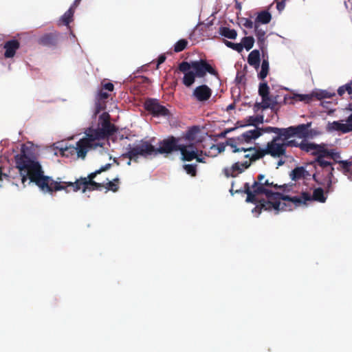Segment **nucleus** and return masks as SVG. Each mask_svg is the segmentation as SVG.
I'll list each match as a JSON object with an SVG mask.
<instances>
[{
    "mask_svg": "<svg viewBox=\"0 0 352 352\" xmlns=\"http://www.w3.org/2000/svg\"><path fill=\"white\" fill-rule=\"evenodd\" d=\"M269 61L267 59H263L261 66V71L258 74V77L261 80H264L269 73Z\"/></svg>",
    "mask_w": 352,
    "mask_h": 352,
    "instance_id": "33",
    "label": "nucleus"
},
{
    "mask_svg": "<svg viewBox=\"0 0 352 352\" xmlns=\"http://www.w3.org/2000/svg\"><path fill=\"white\" fill-rule=\"evenodd\" d=\"M337 169L342 172L347 178L352 181V162L349 160L340 162V167Z\"/></svg>",
    "mask_w": 352,
    "mask_h": 352,
    "instance_id": "26",
    "label": "nucleus"
},
{
    "mask_svg": "<svg viewBox=\"0 0 352 352\" xmlns=\"http://www.w3.org/2000/svg\"><path fill=\"white\" fill-rule=\"evenodd\" d=\"M192 69L198 78H204L207 73L214 76H218L217 71L204 59L192 61Z\"/></svg>",
    "mask_w": 352,
    "mask_h": 352,
    "instance_id": "12",
    "label": "nucleus"
},
{
    "mask_svg": "<svg viewBox=\"0 0 352 352\" xmlns=\"http://www.w3.org/2000/svg\"><path fill=\"white\" fill-rule=\"evenodd\" d=\"M281 200L282 199L272 200L271 199L266 200L262 199L259 200L258 203L255 204L256 206L252 210V212H257L259 214L262 210H271L274 209L276 211V213L280 210H286L287 206L285 203H281Z\"/></svg>",
    "mask_w": 352,
    "mask_h": 352,
    "instance_id": "8",
    "label": "nucleus"
},
{
    "mask_svg": "<svg viewBox=\"0 0 352 352\" xmlns=\"http://www.w3.org/2000/svg\"><path fill=\"white\" fill-rule=\"evenodd\" d=\"M119 179L115 178L113 181H110L106 184L104 186L107 189V190H111L113 192H117L119 189Z\"/></svg>",
    "mask_w": 352,
    "mask_h": 352,
    "instance_id": "39",
    "label": "nucleus"
},
{
    "mask_svg": "<svg viewBox=\"0 0 352 352\" xmlns=\"http://www.w3.org/2000/svg\"><path fill=\"white\" fill-rule=\"evenodd\" d=\"M346 122L348 124L349 128L351 129L352 131V113L347 118Z\"/></svg>",
    "mask_w": 352,
    "mask_h": 352,
    "instance_id": "58",
    "label": "nucleus"
},
{
    "mask_svg": "<svg viewBox=\"0 0 352 352\" xmlns=\"http://www.w3.org/2000/svg\"><path fill=\"white\" fill-rule=\"evenodd\" d=\"M74 14V10H73V8H69V10L67 12H65L61 17V21L63 23L68 26L73 20Z\"/></svg>",
    "mask_w": 352,
    "mask_h": 352,
    "instance_id": "36",
    "label": "nucleus"
},
{
    "mask_svg": "<svg viewBox=\"0 0 352 352\" xmlns=\"http://www.w3.org/2000/svg\"><path fill=\"white\" fill-rule=\"evenodd\" d=\"M327 197L322 188H317L314 190L313 195H311L308 192H302L299 196L291 197L289 195L284 198V201H288L293 203L296 206L306 205L307 201H316L320 203H324Z\"/></svg>",
    "mask_w": 352,
    "mask_h": 352,
    "instance_id": "6",
    "label": "nucleus"
},
{
    "mask_svg": "<svg viewBox=\"0 0 352 352\" xmlns=\"http://www.w3.org/2000/svg\"><path fill=\"white\" fill-rule=\"evenodd\" d=\"M252 153H246L243 155V157L248 159V160L243 161L242 162H235L231 167H226L223 168V172L226 177H235L239 173H242L245 169L248 168L252 163L255 161H252Z\"/></svg>",
    "mask_w": 352,
    "mask_h": 352,
    "instance_id": "9",
    "label": "nucleus"
},
{
    "mask_svg": "<svg viewBox=\"0 0 352 352\" xmlns=\"http://www.w3.org/2000/svg\"><path fill=\"white\" fill-rule=\"evenodd\" d=\"M212 94V89L206 85H199L193 90L192 96L199 102L208 100Z\"/></svg>",
    "mask_w": 352,
    "mask_h": 352,
    "instance_id": "16",
    "label": "nucleus"
},
{
    "mask_svg": "<svg viewBox=\"0 0 352 352\" xmlns=\"http://www.w3.org/2000/svg\"><path fill=\"white\" fill-rule=\"evenodd\" d=\"M272 20V14L267 10H263L257 13L254 24H267Z\"/></svg>",
    "mask_w": 352,
    "mask_h": 352,
    "instance_id": "27",
    "label": "nucleus"
},
{
    "mask_svg": "<svg viewBox=\"0 0 352 352\" xmlns=\"http://www.w3.org/2000/svg\"><path fill=\"white\" fill-rule=\"evenodd\" d=\"M306 173L307 171L304 167H296L291 172L290 177L292 180L296 181L304 178Z\"/></svg>",
    "mask_w": 352,
    "mask_h": 352,
    "instance_id": "32",
    "label": "nucleus"
},
{
    "mask_svg": "<svg viewBox=\"0 0 352 352\" xmlns=\"http://www.w3.org/2000/svg\"><path fill=\"white\" fill-rule=\"evenodd\" d=\"M80 1H80V0H75L70 8H73V10H74L76 9V8L79 5Z\"/></svg>",
    "mask_w": 352,
    "mask_h": 352,
    "instance_id": "59",
    "label": "nucleus"
},
{
    "mask_svg": "<svg viewBox=\"0 0 352 352\" xmlns=\"http://www.w3.org/2000/svg\"><path fill=\"white\" fill-rule=\"evenodd\" d=\"M263 116H249L247 118L245 124H240V126L252 125L256 126L258 124H262L263 122Z\"/></svg>",
    "mask_w": 352,
    "mask_h": 352,
    "instance_id": "31",
    "label": "nucleus"
},
{
    "mask_svg": "<svg viewBox=\"0 0 352 352\" xmlns=\"http://www.w3.org/2000/svg\"><path fill=\"white\" fill-rule=\"evenodd\" d=\"M297 97L298 98L299 100L300 101H307L309 102L311 100V96L307 95V94H298L297 95Z\"/></svg>",
    "mask_w": 352,
    "mask_h": 352,
    "instance_id": "52",
    "label": "nucleus"
},
{
    "mask_svg": "<svg viewBox=\"0 0 352 352\" xmlns=\"http://www.w3.org/2000/svg\"><path fill=\"white\" fill-rule=\"evenodd\" d=\"M263 186L266 188L267 187H273L275 189H281L283 188V186H278V184H275L273 182H270L269 179H265L263 183Z\"/></svg>",
    "mask_w": 352,
    "mask_h": 352,
    "instance_id": "51",
    "label": "nucleus"
},
{
    "mask_svg": "<svg viewBox=\"0 0 352 352\" xmlns=\"http://www.w3.org/2000/svg\"><path fill=\"white\" fill-rule=\"evenodd\" d=\"M196 77L197 76L193 72L185 73L182 80L183 84L188 87H190L195 82Z\"/></svg>",
    "mask_w": 352,
    "mask_h": 352,
    "instance_id": "34",
    "label": "nucleus"
},
{
    "mask_svg": "<svg viewBox=\"0 0 352 352\" xmlns=\"http://www.w3.org/2000/svg\"><path fill=\"white\" fill-rule=\"evenodd\" d=\"M111 166V164H107L104 166H101L99 170L101 173L108 170Z\"/></svg>",
    "mask_w": 352,
    "mask_h": 352,
    "instance_id": "57",
    "label": "nucleus"
},
{
    "mask_svg": "<svg viewBox=\"0 0 352 352\" xmlns=\"http://www.w3.org/2000/svg\"><path fill=\"white\" fill-rule=\"evenodd\" d=\"M254 32L257 38V43L260 48L263 50V45H265V34H266V30H263V28H260V25L254 24Z\"/></svg>",
    "mask_w": 352,
    "mask_h": 352,
    "instance_id": "25",
    "label": "nucleus"
},
{
    "mask_svg": "<svg viewBox=\"0 0 352 352\" xmlns=\"http://www.w3.org/2000/svg\"><path fill=\"white\" fill-rule=\"evenodd\" d=\"M284 164V162L280 160L278 162V166H282Z\"/></svg>",
    "mask_w": 352,
    "mask_h": 352,
    "instance_id": "63",
    "label": "nucleus"
},
{
    "mask_svg": "<svg viewBox=\"0 0 352 352\" xmlns=\"http://www.w3.org/2000/svg\"><path fill=\"white\" fill-rule=\"evenodd\" d=\"M179 151L181 153L182 161L190 162L197 157V149L193 144H181Z\"/></svg>",
    "mask_w": 352,
    "mask_h": 352,
    "instance_id": "19",
    "label": "nucleus"
},
{
    "mask_svg": "<svg viewBox=\"0 0 352 352\" xmlns=\"http://www.w3.org/2000/svg\"><path fill=\"white\" fill-rule=\"evenodd\" d=\"M284 139L283 136H275L270 142H268L265 148L257 146L255 153H252V161H257L262 159L266 155H269L273 158H279L284 156L286 153L283 142L279 143L278 141Z\"/></svg>",
    "mask_w": 352,
    "mask_h": 352,
    "instance_id": "3",
    "label": "nucleus"
},
{
    "mask_svg": "<svg viewBox=\"0 0 352 352\" xmlns=\"http://www.w3.org/2000/svg\"><path fill=\"white\" fill-rule=\"evenodd\" d=\"M59 41V34L57 32L46 33L38 39V43L43 46L56 47Z\"/></svg>",
    "mask_w": 352,
    "mask_h": 352,
    "instance_id": "17",
    "label": "nucleus"
},
{
    "mask_svg": "<svg viewBox=\"0 0 352 352\" xmlns=\"http://www.w3.org/2000/svg\"><path fill=\"white\" fill-rule=\"evenodd\" d=\"M144 107L153 117H166L170 115L169 110L155 98H147L144 102Z\"/></svg>",
    "mask_w": 352,
    "mask_h": 352,
    "instance_id": "11",
    "label": "nucleus"
},
{
    "mask_svg": "<svg viewBox=\"0 0 352 352\" xmlns=\"http://www.w3.org/2000/svg\"><path fill=\"white\" fill-rule=\"evenodd\" d=\"M20 47V43L16 39H12L6 41L3 45L5 49L4 56L6 58L14 56L16 52Z\"/></svg>",
    "mask_w": 352,
    "mask_h": 352,
    "instance_id": "20",
    "label": "nucleus"
},
{
    "mask_svg": "<svg viewBox=\"0 0 352 352\" xmlns=\"http://www.w3.org/2000/svg\"><path fill=\"white\" fill-rule=\"evenodd\" d=\"M180 146L179 138L170 135L160 141L157 148L153 146L154 151L151 152V155L157 154L168 155L173 152L179 151Z\"/></svg>",
    "mask_w": 352,
    "mask_h": 352,
    "instance_id": "7",
    "label": "nucleus"
},
{
    "mask_svg": "<svg viewBox=\"0 0 352 352\" xmlns=\"http://www.w3.org/2000/svg\"><path fill=\"white\" fill-rule=\"evenodd\" d=\"M184 169L187 174L192 177H195L197 175V165L196 164H184L183 166Z\"/></svg>",
    "mask_w": 352,
    "mask_h": 352,
    "instance_id": "42",
    "label": "nucleus"
},
{
    "mask_svg": "<svg viewBox=\"0 0 352 352\" xmlns=\"http://www.w3.org/2000/svg\"><path fill=\"white\" fill-rule=\"evenodd\" d=\"M199 132V128L197 126H194L190 128L186 133V138L187 140L192 141L195 139V135Z\"/></svg>",
    "mask_w": 352,
    "mask_h": 352,
    "instance_id": "44",
    "label": "nucleus"
},
{
    "mask_svg": "<svg viewBox=\"0 0 352 352\" xmlns=\"http://www.w3.org/2000/svg\"><path fill=\"white\" fill-rule=\"evenodd\" d=\"M336 94L335 93H330L327 91H321L318 93H316V98L318 99V100H322V99H324V98H332L333 96H334Z\"/></svg>",
    "mask_w": 352,
    "mask_h": 352,
    "instance_id": "47",
    "label": "nucleus"
},
{
    "mask_svg": "<svg viewBox=\"0 0 352 352\" xmlns=\"http://www.w3.org/2000/svg\"><path fill=\"white\" fill-rule=\"evenodd\" d=\"M329 129L332 131H341L343 133H346L351 131V129L349 128L348 124L340 123L338 121H334L329 124Z\"/></svg>",
    "mask_w": 352,
    "mask_h": 352,
    "instance_id": "29",
    "label": "nucleus"
},
{
    "mask_svg": "<svg viewBox=\"0 0 352 352\" xmlns=\"http://www.w3.org/2000/svg\"><path fill=\"white\" fill-rule=\"evenodd\" d=\"M345 92L352 95V80L344 85L340 87L338 89V94L342 96Z\"/></svg>",
    "mask_w": 352,
    "mask_h": 352,
    "instance_id": "38",
    "label": "nucleus"
},
{
    "mask_svg": "<svg viewBox=\"0 0 352 352\" xmlns=\"http://www.w3.org/2000/svg\"><path fill=\"white\" fill-rule=\"evenodd\" d=\"M14 159L22 184L25 185V182L29 179L30 183L35 184L44 193L52 194L63 190L68 192V187H72L74 192L82 189V192H85L87 190L89 191L101 190L104 186L103 184L98 183L94 180H85L80 183L55 181L52 177L44 175L40 163L28 156L23 148L19 154L15 155Z\"/></svg>",
    "mask_w": 352,
    "mask_h": 352,
    "instance_id": "1",
    "label": "nucleus"
},
{
    "mask_svg": "<svg viewBox=\"0 0 352 352\" xmlns=\"http://www.w3.org/2000/svg\"><path fill=\"white\" fill-rule=\"evenodd\" d=\"M248 62L250 65L254 67L256 70L258 69L260 66V52L258 50H254L252 51L248 57Z\"/></svg>",
    "mask_w": 352,
    "mask_h": 352,
    "instance_id": "28",
    "label": "nucleus"
},
{
    "mask_svg": "<svg viewBox=\"0 0 352 352\" xmlns=\"http://www.w3.org/2000/svg\"><path fill=\"white\" fill-rule=\"evenodd\" d=\"M254 43V38L252 36H245L242 38L241 45L243 49L245 48L247 51L251 50Z\"/></svg>",
    "mask_w": 352,
    "mask_h": 352,
    "instance_id": "37",
    "label": "nucleus"
},
{
    "mask_svg": "<svg viewBox=\"0 0 352 352\" xmlns=\"http://www.w3.org/2000/svg\"><path fill=\"white\" fill-rule=\"evenodd\" d=\"M224 43L227 47H228L238 52H241L243 51V45H241V43H232L227 40H224Z\"/></svg>",
    "mask_w": 352,
    "mask_h": 352,
    "instance_id": "45",
    "label": "nucleus"
},
{
    "mask_svg": "<svg viewBox=\"0 0 352 352\" xmlns=\"http://www.w3.org/2000/svg\"><path fill=\"white\" fill-rule=\"evenodd\" d=\"M243 192L247 195L245 201L247 202L256 204L259 201L256 197L258 195H264V193H257L254 192V188H252V186L249 183H245L243 186Z\"/></svg>",
    "mask_w": 352,
    "mask_h": 352,
    "instance_id": "23",
    "label": "nucleus"
},
{
    "mask_svg": "<svg viewBox=\"0 0 352 352\" xmlns=\"http://www.w3.org/2000/svg\"><path fill=\"white\" fill-rule=\"evenodd\" d=\"M85 133L86 136L79 140L80 153L82 155H87L91 148L102 146L99 141L104 139L102 135L103 133L99 130V127L97 129L87 128Z\"/></svg>",
    "mask_w": 352,
    "mask_h": 352,
    "instance_id": "5",
    "label": "nucleus"
},
{
    "mask_svg": "<svg viewBox=\"0 0 352 352\" xmlns=\"http://www.w3.org/2000/svg\"><path fill=\"white\" fill-rule=\"evenodd\" d=\"M271 102H272V100L268 95L267 97V100H265V102H270L271 104V106H273V107H274L276 103L275 102L272 103Z\"/></svg>",
    "mask_w": 352,
    "mask_h": 352,
    "instance_id": "60",
    "label": "nucleus"
},
{
    "mask_svg": "<svg viewBox=\"0 0 352 352\" xmlns=\"http://www.w3.org/2000/svg\"><path fill=\"white\" fill-rule=\"evenodd\" d=\"M109 94L104 91V89H101L97 96V99L98 100L104 101L109 98Z\"/></svg>",
    "mask_w": 352,
    "mask_h": 352,
    "instance_id": "50",
    "label": "nucleus"
},
{
    "mask_svg": "<svg viewBox=\"0 0 352 352\" xmlns=\"http://www.w3.org/2000/svg\"><path fill=\"white\" fill-rule=\"evenodd\" d=\"M241 135L244 141L246 142V143L250 144L252 140H255L258 138L261 135V133L256 128L244 132Z\"/></svg>",
    "mask_w": 352,
    "mask_h": 352,
    "instance_id": "24",
    "label": "nucleus"
},
{
    "mask_svg": "<svg viewBox=\"0 0 352 352\" xmlns=\"http://www.w3.org/2000/svg\"><path fill=\"white\" fill-rule=\"evenodd\" d=\"M233 107H234V105L233 104H230V105H229L228 109H232Z\"/></svg>",
    "mask_w": 352,
    "mask_h": 352,
    "instance_id": "64",
    "label": "nucleus"
},
{
    "mask_svg": "<svg viewBox=\"0 0 352 352\" xmlns=\"http://www.w3.org/2000/svg\"><path fill=\"white\" fill-rule=\"evenodd\" d=\"M219 33L222 36L230 39H235L237 36V32L234 29H230L227 27H221L219 30Z\"/></svg>",
    "mask_w": 352,
    "mask_h": 352,
    "instance_id": "30",
    "label": "nucleus"
},
{
    "mask_svg": "<svg viewBox=\"0 0 352 352\" xmlns=\"http://www.w3.org/2000/svg\"><path fill=\"white\" fill-rule=\"evenodd\" d=\"M126 149L127 151L123 153L122 157L129 159L126 163L129 166L131 164V162L138 163L140 156L145 158L148 157L151 155V152L154 151L153 145L149 141L144 140H141L133 146L131 144H129Z\"/></svg>",
    "mask_w": 352,
    "mask_h": 352,
    "instance_id": "4",
    "label": "nucleus"
},
{
    "mask_svg": "<svg viewBox=\"0 0 352 352\" xmlns=\"http://www.w3.org/2000/svg\"><path fill=\"white\" fill-rule=\"evenodd\" d=\"M236 129V127H234V128H230V129H226V130H224L223 131H222L221 133L219 134V138H226V135L231 132V131H233Z\"/></svg>",
    "mask_w": 352,
    "mask_h": 352,
    "instance_id": "54",
    "label": "nucleus"
},
{
    "mask_svg": "<svg viewBox=\"0 0 352 352\" xmlns=\"http://www.w3.org/2000/svg\"><path fill=\"white\" fill-rule=\"evenodd\" d=\"M292 138H288L287 139H282V142L284 144V148L285 150L287 147H296L300 148L301 151L309 153L312 151L313 148H315V144L308 142L306 138H302V140L300 142H298L296 140H291Z\"/></svg>",
    "mask_w": 352,
    "mask_h": 352,
    "instance_id": "15",
    "label": "nucleus"
},
{
    "mask_svg": "<svg viewBox=\"0 0 352 352\" xmlns=\"http://www.w3.org/2000/svg\"><path fill=\"white\" fill-rule=\"evenodd\" d=\"M188 41L186 39L179 40L174 45V51L175 52H180L186 49L188 45Z\"/></svg>",
    "mask_w": 352,
    "mask_h": 352,
    "instance_id": "40",
    "label": "nucleus"
},
{
    "mask_svg": "<svg viewBox=\"0 0 352 352\" xmlns=\"http://www.w3.org/2000/svg\"><path fill=\"white\" fill-rule=\"evenodd\" d=\"M311 126V122L307 124H300L297 126H291L287 128H278L274 126L256 127L261 133H274L276 136H283L284 139L288 138H309L311 134L309 130Z\"/></svg>",
    "mask_w": 352,
    "mask_h": 352,
    "instance_id": "2",
    "label": "nucleus"
},
{
    "mask_svg": "<svg viewBox=\"0 0 352 352\" xmlns=\"http://www.w3.org/2000/svg\"><path fill=\"white\" fill-rule=\"evenodd\" d=\"M333 173H328L327 175V186L325 187V193H330L333 191V188L332 186V182H333Z\"/></svg>",
    "mask_w": 352,
    "mask_h": 352,
    "instance_id": "41",
    "label": "nucleus"
},
{
    "mask_svg": "<svg viewBox=\"0 0 352 352\" xmlns=\"http://www.w3.org/2000/svg\"><path fill=\"white\" fill-rule=\"evenodd\" d=\"M211 148H217L218 150L219 153L225 151V145L223 144H219L217 145H213Z\"/></svg>",
    "mask_w": 352,
    "mask_h": 352,
    "instance_id": "55",
    "label": "nucleus"
},
{
    "mask_svg": "<svg viewBox=\"0 0 352 352\" xmlns=\"http://www.w3.org/2000/svg\"><path fill=\"white\" fill-rule=\"evenodd\" d=\"M258 94L261 96L263 101L267 100V96L270 95V87L266 82L259 84Z\"/></svg>",
    "mask_w": 352,
    "mask_h": 352,
    "instance_id": "35",
    "label": "nucleus"
},
{
    "mask_svg": "<svg viewBox=\"0 0 352 352\" xmlns=\"http://www.w3.org/2000/svg\"><path fill=\"white\" fill-rule=\"evenodd\" d=\"M248 144L246 142L244 141L243 138H242V135H240L236 138H228L226 140V145L230 146L232 149V153H255V150L256 147H243V145Z\"/></svg>",
    "mask_w": 352,
    "mask_h": 352,
    "instance_id": "13",
    "label": "nucleus"
},
{
    "mask_svg": "<svg viewBox=\"0 0 352 352\" xmlns=\"http://www.w3.org/2000/svg\"><path fill=\"white\" fill-rule=\"evenodd\" d=\"M166 60V56L164 54H162L160 55L158 58H157V67H158V66L161 64H162Z\"/></svg>",
    "mask_w": 352,
    "mask_h": 352,
    "instance_id": "56",
    "label": "nucleus"
},
{
    "mask_svg": "<svg viewBox=\"0 0 352 352\" xmlns=\"http://www.w3.org/2000/svg\"><path fill=\"white\" fill-rule=\"evenodd\" d=\"M100 119H102L101 127L99 130L103 133L102 135L105 139L109 135H113L116 129L115 126L111 124L109 121V115L107 113H103L100 116Z\"/></svg>",
    "mask_w": 352,
    "mask_h": 352,
    "instance_id": "18",
    "label": "nucleus"
},
{
    "mask_svg": "<svg viewBox=\"0 0 352 352\" xmlns=\"http://www.w3.org/2000/svg\"><path fill=\"white\" fill-rule=\"evenodd\" d=\"M100 174V172L98 170H95L94 172L93 173H91L90 174L88 175V176L87 177H81L79 179H76L74 182H85V181H91V180H94V179L98 175Z\"/></svg>",
    "mask_w": 352,
    "mask_h": 352,
    "instance_id": "46",
    "label": "nucleus"
},
{
    "mask_svg": "<svg viewBox=\"0 0 352 352\" xmlns=\"http://www.w3.org/2000/svg\"><path fill=\"white\" fill-rule=\"evenodd\" d=\"M265 175L263 174H259L257 176L256 180H255L252 185V188H254V192L257 193H264L267 199H271L272 200L282 199L284 201V198L287 195H284L280 192H273L263 186V183L265 180Z\"/></svg>",
    "mask_w": 352,
    "mask_h": 352,
    "instance_id": "10",
    "label": "nucleus"
},
{
    "mask_svg": "<svg viewBox=\"0 0 352 352\" xmlns=\"http://www.w3.org/2000/svg\"><path fill=\"white\" fill-rule=\"evenodd\" d=\"M79 140L76 142V146L69 145L60 149V155L63 157H69L75 154L78 157L84 159L87 155H82L80 153Z\"/></svg>",
    "mask_w": 352,
    "mask_h": 352,
    "instance_id": "21",
    "label": "nucleus"
},
{
    "mask_svg": "<svg viewBox=\"0 0 352 352\" xmlns=\"http://www.w3.org/2000/svg\"><path fill=\"white\" fill-rule=\"evenodd\" d=\"M319 144H315V148H313L312 151L310 153L316 156V162L318 164L319 166H320L322 168L324 169L327 173H333L334 171V168L333 167V164L328 160H326V158H328L325 154L320 153L319 152Z\"/></svg>",
    "mask_w": 352,
    "mask_h": 352,
    "instance_id": "14",
    "label": "nucleus"
},
{
    "mask_svg": "<svg viewBox=\"0 0 352 352\" xmlns=\"http://www.w3.org/2000/svg\"><path fill=\"white\" fill-rule=\"evenodd\" d=\"M102 89L109 91H113L114 89V85L111 82H107L102 85Z\"/></svg>",
    "mask_w": 352,
    "mask_h": 352,
    "instance_id": "53",
    "label": "nucleus"
},
{
    "mask_svg": "<svg viewBox=\"0 0 352 352\" xmlns=\"http://www.w3.org/2000/svg\"><path fill=\"white\" fill-rule=\"evenodd\" d=\"M240 23L246 28L252 29L254 27V22L248 18H241Z\"/></svg>",
    "mask_w": 352,
    "mask_h": 352,
    "instance_id": "48",
    "label": "nucleus"
},
{
    "mask_svg": "<svg viewBox=\"0 0 352 352\" xmlns=\"http://www.w3.org/2000/svg\"><path fill=\"white\" fill-rule=\"evenodd\" d=\"M254 108L256 109H267L268 108H273V106H271V104L270 102H265V101H263L262 100V102H256L254 104Z\"/></svg>",
    "mask_w": 352,
    "mask_h": 352,
    "instance_id": "49",
    "label": "nucleus"
},
{
    "mask_svg": "<svg viewBox=\"0 0 352 352\" xmlns=\"http://www.w3.org/2000/svg\"><path fill=\"white\" fill-rule=\"evenodd\" d=\"M235 8H236V9L241 10V3L236 1Z\"/></svg>",
    "mask_w": 352,
    "mask_h": 352,
    "instance_id": "61",
    "label": "nucleus"
},
{
    "mask_svg": "<svg viewBox=\"0 0 352 352\" xmlns=\"http://www.w3.org/2000/svg\"><path fill=\"white\" fill-rule=\"evenodd\" d=\"M318 148L320 153L325 154L329 159L333 160L335 163L338 164V167H340V162H344V160H340L341 156L340 153L335 151L333 149L329 150L327 148L324 144H319Z\"/></svg>",
    "mask_w": 352,
    "mask_h": 352,
    "instance_id": "22",
    "label": "nucleus"
},
{
    "mask_svg": "<svg viewBox=\"0 0 352 352\" xmlns=\"http://www.w3.org/2000/svg\"><path fill=\"white\" fill-rule=\"evenodd\" d=\"M191 68L192 69V61L190 63L183 61L178 66V69L184 74L190 72L189 70Z\"/></svg>",
    "mask_w": 352,
    "mask_h": 352,
    "instance_id": "43",
    "label": "nucleus"
},
{
    "mask_svg": "<svg viewBox=\"0 0 352 352\" xmlns=\"http://www.w3.org/2000/svg\"><path fill=\"white\" fill-rule=\"evenodd\" d=\"M195 159H196V160H197L198 162H204L203 159H202V158L199 157L197 155V157H196Z\"/></svg>",
    "mask_w": 352,
    "mask_h": 352,
    "instance_id": "62",
    "label": "nucleus"
}]
</instances>
